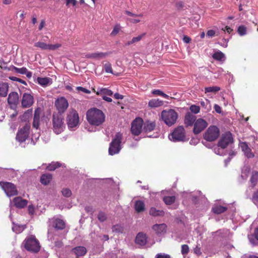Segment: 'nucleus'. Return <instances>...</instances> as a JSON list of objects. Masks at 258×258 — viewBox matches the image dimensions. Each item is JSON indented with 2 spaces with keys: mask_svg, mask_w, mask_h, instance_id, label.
Wrapping results in <instances>:
<instances>
[{
  "mask_svg": "<svg viewBox=\"0 0 258 258\" xmlns=\"http://www.w3.org/2000/svg\"><path fill=\"white\" fill-rule=\"evenodd\" d=\"M135 207L136 211L139 213L144 210L145 204L142 201H137L135 203Z\"/></svg>",
  "mask_w": 258,
  "mask_h": 258,
  "instance_id": "nucleus-32",
  "label": "nucleus"
},
{
  "mask_svg": "<svg viewBox=\"0 0 258 258\" xmlns=\"http://www.w3.org/2000/svg\"><path fill=\"white\" fill-rule=\"evenodd\" d=\"M23 244L25 248L28 250L33 252H37L40 250V246L38 241L33 235L27 237Z\"/></svg>",
  "mask_w": 258,
  "mask_h": 258,
  "instance_id": "nucleus-4",
  "label": "nucleus"
},
{
  "mask_svg": "<svg viewBox=\"0 0 258 258\" xmlns=\"http://www.w3.org/2000/svg\"><path fill=\"white\" fill-rule=\"evenodd\" d=\"M175 200L174 196H166L164 197L163 201L166 205H170L173 204Z\"/></svg>",
  "mask_w": 258,
  "mask_h": 258,
  "instance_id": "nucleus-36",
  "label": "nucleus"
},
{
  "mask_svg": "<svg viewBox=\"0 0 258 258\" xmlns=\"http://www.w3.org/2000/svg\"><path fill=\"white\" fill-rule=\"evenodd\" d=\"M189 251V247L186 244H183L181 246V252L183 255L186 254Z\"/></svg>",
  "mask_w": 258,
  "mask_h": 258,
  "instance_id": "nucleus-49",
  "label": "nucleus"
},
{
  "mask_svg": "<svg viewBox=\"0 0 258 258\" xmlns=\"http://www.w3.org/2000/svg\"><path fill=\"white\" fill-rule=\"evenodd\" d=\"M104 70L106 73L112 74L111 66L110 63H106L104 66Z\"/></svg>",
  "mask_w": 258,
  "mask_h": 258,
  "instance_id": "nucleus-50",
  "label": "nucleus"
},
{
  "mask_svg": "<svg viewBox=\"0 0 258 258\" xmlns=\"http://www.w3.org/2000/svg\"><path fill=\"white\" fill-rule=\"evenodd\" d=\"M6 65V64L4 61L0 60V67L2 69L4 70H11V69H8Z\"/></svg>",
  "mask_w": 258,
  "mask_h": 258,
  "instance_id": "nucleus-61",
  "label": "nucleus"
},
{
  "mask_svg": "<svg viewBox=\"0 0 258 258\" xmlns=\"http://www.w3.org/2000/svg\"><path fill=\"white\" fill-rule=\"evenodd\" d=\"M233 141L232 134L230 132H227L222 135V136L218 143V146L221 149H225L229 144Z\"/></svg>",
  "mask_w": 258,
  "mask_h": 258,
  "instance_id": "nucleus-13",
  "label": "nucleus"
},
{
  "mask_svg": "<svg viewBox=\"0 0 258 258\" xmlns=\"http://www.w3.org/2000/svg\"><path fill=\"white\" fill-rule=\"evenodd\" d=\"M239 147L241 149L245 156L248 158L254 157V154L251 152V150L249 148L248 145L245 142H241L239 144Z\"/></svg>",
  "mask_w": 258,
  "mask_h": 258,
  "instance_id": "nucleus-16",
  "label": "nucleus"
},
{
  "mask_svg": "<svg viewBox=\"0 0 258 258\" xmlns=\"http://www.w3.org/2000/svg\"><path fill=\"white\" fill-rule=\"evenodd\" d=\"M27 69L26 68L23 67L21 68H18L15 66H12V71H14L15 72L20 74L25 75V74L27 73Z\"/></svg>",
  "mask_w": 258,
  "mask_h": 258,
  "instance_id": "nucleus-35",
  "label": "nucleus"
},
{
  "mask_svg": "<svg viewBox=\"0 0 258 258\" xmlns=\"http://www.w3.org/2000/svg\"><path fill=\"white\" fill-rule=\"evenodd\" d=\"M50 223L52 227L56 229L61 230L64 228L65 223L64 221L60 219L54 218L50 220Z\"/></svg>",
  "mask_w": 258,
  "mask_h": 258,
  "instance_id": "nucleus-17",
  "label": "nucleus"
},
{
  "mask_svg": "<svg viewBox=\"0 0 258 258\" xmlns=\"http://www.w3.org/2000/svg\"><path fill=\"white\" fill-rule=\"evenodd\" d=\"M13 202L14 206L18 208H23L28 204V201L26 200L23 199L21 197L15 198Z\"/></svg>",
  "mask_w": 258,
  "mask_h": 258,
  "instance_id": "nucleus-20",
  "label": "nucleus"
},
{
  "mask_svg": "<svg viewBox=\"0 0 258 258\" xmlns=\"http://www.w3.org/2000/svg\"><path fill=\"white\" fill-rule=\"evenodd\" d=\"M143 120L141 118H136L132 123L131 133L134 136L139 135L143 131Z\"/></svg>",
  "mask_w": 258,
  "mask_h": 258,
  "instance_id": "nucleus-10",
  "label": "nucleus"
},
{
  "mask_svg": "<svg viewBox=\"0 0 258 258\" xmlns=\"http://www.w3.org/2000/svg\"><path fill=\"white\" fill-rule=\"evenodd\" d=\"M213 58L217 60L222 61L225 59V55L220 51H215L212 55Z\"/></svg>",
  "mask_w": 258,
  "mask_h": 258,
  "instance_id": "nucleus-31",
  "label": "nucleus"
},
{
  "mask_svg": "<svg viewBox=\"0 0 258 258\" xmlns=\"http://www.w3.org/2000/svg\"><path fill=\"white\" fill-rule=\"evenodd\" d=\"M106 215L102 212H99L98 215V219L101 222H104L106 219Z\"/></svg>",
  "mask_w": 258,
  "mask_h": 258,
  "instance_id": "nucleus-48",
  "label": "nucleus"
},
{
  "mask_svg": "<svg viewBox=\"0 0 258 258\" xmlns=\"http://www.w3.org/2000/svg\"><path fill=\"white\" fill-rule=\"evenodd\" d=\"M34 103L33 96L27 93H25L23 95L21 103L23 108H28L32 105Z\"/></svg>",
  "mask_w": 258,
  "mask_h": 258,
  "instance_id": "nucleus-15",
  "label": "nucleus"
},
{
  "mask_svg": "<svg viewBox=\"0 0 258 258\" xmlns=\"http://www.w3.org/2000/svg\"><path fill=\"white\" fill-rule=\"evenodd\" d=\"M9 86L7 83H3L0 84V95L5 97L7 95Z\"/></svg>",
  "mask_w": 258,
  "mask_h": 258,
  "instance_id": "nucleus-29",
  "label": "nucleus"
},
{
  "mask_svg": "<svg viewBox=\"0 0 258 258\" xmlns=\"http://www.w3.org/2000/svg\"><path fill=\"white\" fill-rule=\"evenodd\" d=\"M39 133H37L35 134L34 135H33L32 137V141L33 142L36 141L39 138Z\"/></svg>",
  "mask_w": 258,
  "mask_h": 258,
  "instance_id": "nucleus-63",
  "label": "nucleus"
},
{
  "mask_svg": "<svg viewBox=\"0 0 258 258\" xmlns=\"http://www.w3.org/2000/svg\"><path fill=\"white\" fill-rule=\"evenodd\" d=\"M37 82L40 86L45 87L52 84V79L48 77H38Z\"/></svg>",
  "mask_w": 258,
  "mask_h": 258,
  "instance_id": "nucleus-24",
  "label": "nucleus"
},
{
  "mask_svg": "<svg viewBox=\"0 0 258 258\" xmlns=\"http://www.w3.org/2000/svg\"><path fill=\"white\" fill-rule=\"evenodd\" d=\"M19 100L18 94L17 92H13L9 94L8 98V102L11 105H16Z\"/></svg>",
  "mask_w": 258,
  "mask_h": 258,
  "instance_id": "nucleus-23",
  "label": "nucleus"
},
{
  "mask_svg": "<svg viewBox=\"0 0 258 258\" xmlns=\"http://www.w3.org/2000/svg\"><path fill=\"white\" fill-rule=\"evenodd\" d=\"M67 123L68 127L74 130L79 126V117L77 112L75 110H72L70 111L67 116Z\"/></svg>",
  "mask_w": 258,
  "mask_h": 258,
  "instance_id": "nucleus-7",
  "label": "nucleus"
},
{
  "mask_svg": "<svg viewBox=\"0 0 258 258\" xmlns=\"http://www.w3.org/2000/svg\"><path fill=\"white\" fill-rule=\"evenodd\" d=\"M53 130L56 134H59L65 128L63 116L60 113H53L52 116Z\"/></svg>",
  "mask_w": 258,
  "mask_h": 258,
  "instance_id": "nucleus-3",
  "label": "nucleus"
},
{
  "mask_svg": "<svg viewBox=\"0 0 258 258\" xmlns=\"http://www.w3.org/2000/svg\"><path fill=\"white\" fill-rule=\"evenodd\" d=\"M61 45L59 43H56L54 44H48V50H55L60 47Z\"/></svg>",
  "mask_w": 258,
  "mask_h": 258,
  "instance_id": "nucleus-45",
  "label": "nucleus"
},
{
  "mask_svg": "<svg viewBox=\"0 0 258 258\" xmlns=\"http://www.w3.org/2000/svg\"><path fill=\"white\" fill-rule=\"evenodd\" d=\"M258 180V172H254L252 173L250 178V182L253 186H255Z\"/></svg>",
  "mask_w": 258,
  "mask_h": 258,
  "instance_id": "nucleus-41",
  "label": "nucleus"
},
{
  "mask_svg": "<svg viewBox=\"0 0 258 258\" xmlns=\"http://www.w3.org/2000/svg\"><path fill=\"white\" fill-rule=\"evenodd\" d=\"M0 186L8 197L14 196L18 194L16 186L11 182L1 181Z\"/></svg>",
  "mask_w": 258,
  "mask_h": 258,
  "instance_id": "nucleus-9",
  "label": "nucleus"
},
{
  "mask_svg": "<svg viewBox=\"0 0 258 258\" xmlns=\"http://www.w3.org/2000/svg\"><path fill=\"white\" fill-rule=\"evenodd\" d=\"M153 230L157 234H164L166 231V225L165 224H155L153 226Z\"/></svg>",
  "mask_w": 258,
  "mask_h": 258,
  "instance_id": "nucleus-21",
  "label": "nucleus"
},
{
  "mask_svg": "<svg viewBox=\"0 0 258 258\" xmlns=\"http://www.w3.org/2000/svg\"><path fill=\"white\" fill-rule=\"evenodd\" d=\"M177 117V113L172 109L163 110L161 113L162 120L168 126L174 124L176 121Z\"/></svg>",
  "mask_w": 258,
  "mask_h": 258,
  "instance_id": "nucleus-2",
  "label": "nucleus"
},
{
  "mask_svg": "<svg viewBox=\"0 0 258 258\" xmlns=\"http://www.w3.org/2000/svg\"><path fill=\"white\" fill-rule=\"evenodd\" d=\"M252 201L254 204H258V189L253 194Z\"/></svg>",
  "mask_w": 258,
  "mask_h": 258,
  "instance_id": "nucleus-53",
  "label": "nucleus"
},
{
  "mask_svg": "<svg viewBox=\"0 0 258 258\" xmlns=\"http://www.w3.org/2000/svg\"><path fill=\"white\" fill-rule=\"evenodd\" d=\"M214 108L215 111L217 113H221V111H222L221 108L219 105H218L217 104H215Z\"/></svg>",
  "mask_w": 258,
  "mask_h": 258,
  "instance_id": "nucleus-62",
  "label": "nucleus"
},
{
  "mask_svg": "<svg viewBox=\"0 0 258 258\" xmlns=\"http://www.w3.org/2000/svg\"><path fill=\"white\" fill-rule=\"evenodd\" d=\"M164 102L159 99H153L149 101L148 105L151 108H156L163 105Z\"/></svg>",
  "mask_w": 258,
  "mask_h": 258,
  "instance_id": "nucleus-28",
  "label": "nucleus"
},
{
  "mask_svg": "<svg viewBox=\"0 0 258 258\" xmlns=\"http://www.w3.org/2000/svg\"><path fill=\"white\" fill-rule=\"evenodd\" d=\"M34 46L36 47H39L42 50H47L48 49V44L42 41H38L34 44Z\"/></svg>",
  "mask_w": 258,
  "mask_h": 258,
  "instance_id": "nucleus-34",
  "label": "nucleus"
},
{
  "mask_svg": "<svg viewBox=\"0 0 258 258\" xmlns=\"http://www.w3.org/2000/svg\"><path fill=\"white\" fill-rule=\"evenodd\" d=\"M93 90L94 92H95L97 95L101 96L102 98L104 96H111L113 95L112 91L107 88H98L97 90L93 89Z\"/></svg>",
  "mask_w": 258,
  "mask_h": 258,
  "instance_id": "nucleus-18",
  "label": "nucleus"
},
{
  "mask_svg": "<svg viewBox=\"0 0 258 258\" xmlns=\"http://www.w3.org/2000/svg\"><path fill=\"white\" fill-rule=\"evenodd\" d=\"M144 35L145 34H142V35H139L138 36L133 37L131 41L127 42V45H130L140 41Z\"/></svg>",
  "mask_w": 258,
  "mask_h": 258,
  "instance_id": "nucleus-43",
  "label": "nucleus"
},
{
  "mask_svg": "<svg viewBox=\"0 0 258 258\" xmlns=\"http://www.w3.org/2000/svg\"><path fill=\"white\" fill-rule=\"evenodd\" d=\"M13 231L16 233H19L21 232L23 229L24 228L23 226L15 225L12 227Z\"/></svg>",
  "mask_w": 258,
  "mask_h": 258,
  "instance_id": "nucleus-46",
  "label": "nucleus"
},
{
  "mask_svg": "<svg viewBox=\"0 0 258 258\" xmlns=\"http://www.w3.org/2000/svg\"><path fill=\"white\" fill-rule=\"evenodd\" d=\"M208 125L206 120L202 118H199L194 123L193 132L195 134H198L202 132Z\"/></svg>",
  "mask_w": 258,
  "mask_h": 258,
  "instance_id": "nucleus-14",
  "label": "nucleus"
},
{
  "mask_svg": "<svg viewBox=\"0 0 258 258\" xmlns=\"http://www.w3.org/2000/svg\"><path fill=\"white\" fill-rule=\"evenodd\" d=\"M215 34V31L213 30H210L207 32V35L208 36L212 37H213Z\"/></svg>",
  "mask_w": 258,
  "mask_h": 258,
  "instance_id": "nucleus-64",
  "label": "nucleus"
},
{
  "mask_svg": "<svg viewBox=\"0 0 258 258\" xmlns=\"http://www.w3.org/2000/svg\"><path fill=\"white\" fill-rule=\"evenodd\" d=\"M194 253L197 255H201L202 254L201 248L198 245L196 246L195 248H194Z\"/></svg>",
  "mask_w": 258,
  "mask_h": 258,
  "instance_id": "nucleus-58",
  "label": "nucleus"
},
{
  "mask_svg": "<svg viewBox=\"0 0 258 258\" xmlns=\"http://www.w3.org/2000/svg\"><path fill=\"white\" fill-rule=\"evenodd\" d=\"M155 127V123L153 121H146L143 123V131L145 133H148L154 130Z\"/></svg>",
  "mask_w": 258,
  "mask_h": 258,
  "instance_id": "nucleus-27",
  "label": "nucleus"
},
{
  "mask_svg": "<svg viewBox=\"0 0 258 258\" xmlns=\"http://www.w3.org/2000/svg\"><path fill=\"white\" fill-rule=\"evenodd\" d=\"M196 119V116L189 113H187L185 116L184 123L187 126H191L194 122H195Z\"/></svg>",
  "mask_w": 258,
  "mask_h": 258,
  "instance_id": "nucleus-26",
  "label": "nucleus"
},
{
  "mask_svg": "<svg viewBox=\"0 0 258 258\" xmlns=\"http://www.w3.org/2000/svg\"><path fill=\"white\" fill-rule=\"evenodd\" d=\"M40 115L41 111L39 109H37L35 110L33 122V127L36 130H37L39 126Z\"/></svg>",
  "mask_w": 258,
  "mask_h": 258,
  "instance_id": "nucleus-22",
  "label": "nucleus"
},
{
  "mask_svg": "<svg viewBox=\"0 0 258 258\" xmlns=\"http://www.w3.org/2000/svg\"><path fill=\"white\" fill-rule=\"evenodd\" d=\"M86 116L89 123L93 125L99 126L105 121V116L104 113L101 110L96 108L88 110Z\"/></svg>",
  "mask_w": 258,
  "mask_h": 258,
  "instance_id": "nucleus-1",
  "label": "nucleus"
},
{
  "mask_svg": "<svg viewBox=\"0 0 258 258\" xmlns=\"http://www.w3.org/2000/svg\"><path fill=\"white\" fill-rule=\"evenodd\" d=\"M163 214L162 211L157 210L155 208H151L150 210V214L153 216L162 215Z\"/></svg>",
  "mask_w": 258,
  "mask_h": 258,
  "instance_id": "nucleus-38",
  "label": "nucleus"
},
{
  "mask_svg": "<svg viewBox=\"0 0 258 258\" xmlns=\"http://www.w3.org/2000/svg\"><path fill=\"white\" fill-rule=\"evenodd\" d=\"M60 166V163L58 162H53L47 166V169L50 171H53Z\"/></svg>",
  "mask_w": 258,
  "mask_h": 258,
  "instance_id": "nucleus-39",
  "label": "nucleus"
},
{
  "mask_svg": "<svg viewBox=\"0 0 258 258\" xmlns=\"http://www.w3.org/2000/svg\"><path fill=\"white\" fill-rule=\"evenodd\" d=\"M77 90L78 91H81L87 94H90L91 93L90 90H89L85 88H83L82 87H77Z\"/></svg>",
  "mask_w": 258,
  "mask_h": 258,
  "instance_id": "nucleus-57",
  "label": "nucleus"
},
{
  "mask_svg": "<svg viewBox=\"0 0 258 258\" xmlns=\"http://www.w3.org/2000/svg\"><path fill=\"white\" fill-rule=\"evenodd\" d=\"M222 30L228 34H231V33L233 31V29L228 26H226L224 28H222Z\"/></svg>",
  "mask_w": 258,
  "mask_h": 258,
  "instance_id": "nucleus-59",
  "label": "nucleus"
},
{
  "mask_svg": "<svg viewBox=\"0 0 258 258\" xmlns=\"http://www.w3.org/2000/svg\"><path fill=\"white\" fill-rule=\"evenodd\" d=\"M77 3L76 0H66V4L67 7H70L71 5L75 6Z\"/></svg>",
  "mask_w": 258,
  "mask_h": 258,
  "instance_id": "nucleus-52",
  "label": "nucleus"
},
{
  "mask_svg": "<svg viewBox=\"0 0 258 258\" xmlns=\"http://www.w3.org/2000/svg\"><path fill=\"white\" fill-rule=\"evenodd\" d=\"M136 242L141 246L145 245L147 242L146 235L143 233H139L136 236Z\"/></svg>",
  "mask_w": 258,
  "mask_h": 258,
  "instance_id": "nucleus-25",
  "label": "nucleus"
},
{
  "mask_svg": "<svg viewBox=\"0 0 258 258\" xmlns=\"http://www.w3.org/2000/svg\"><path fill=\"white\" fill-rule=\"evenodd\" d=\"M55 106L58 110L57 113L62 114L69 106L68 100L63 97L58 98L55 102Z\"/></svg>",
  "mask_w": 258,
  "mask_h": 258,
  "instance_id": "nucleus-12",
  "label": "nucleus"
},
{
  "mask_svg": "<svg viewBox=\"0 0 258 258\" xmlns=\"http://www.w3.org/2000/svg\"><path fill=\"white\" fill-rule=\"evenodd\" d=\"M227 209L226 207L215 205L213 207L212 211L214 213L221 214L224 212Z\"/></svg>",
  "mask_w": 258,
  "mask_h": 258,
  "instance_id": "nucleus-30",
  "label": "nucleus"
},
{
  "mask_svg": "<svg viewBox=\"0 0 258 258\" xmlns=\"http://www.w3.org/2000/svg\"><path fill=\"white\" fill-rule=\"evenodd\" d=\"M155 258H170L169 255L165 253H158L156 255Z\"/></svg>",
  "mask_w": 258,
  "mask_h": 258,
  "instance_id": "nucleus-56",
  "label": "nucleus"
},
{
  "mask_svg": "<svg viewBox=\"0 0 258 258\" xmlns=\"http://www.w3.org/2000/svg\"><path fill=\"white\" fill-rule=\"evenodd\" d=\"M30 128V125L27 124L20 128L17 134L16 140L19 143L25 142L29 136Z\"/></svg>",
  "mask_w": 258,
  "mask_h": 258,
  "instance_id": "nucleus-11",
  "label": "nucleus"
},
{
  "mask_svg": "<svg viewBox=\"0 0 258 258\" xmlns=\"http://www.w3.org/2000/svg\"><path fill=\"white\" fill-rule=\"evenodd\" d=\"M62 194L63 196L66 197H69L72 195L71 190L69 188H63L61 191Z\"/></svg>",
  "mask_w": 258,
  "mask_h": 258,
  "instance_id": "nucleus-47",
  "label": "nucleus"
},
{
  "mask_svg": "<svg viewBox=\"0 0 258 258\" xmlns=\"http://www.w3.org/2000/svg\"><path fill=\"white\" fill-rule=\"evenodd\" d=\"M72 252L76 255V257H78L85 255L87 253V249L84 246H79L73 248Z\"/></svg>",
  "mask_w": 258,
  "mask_h": 258,
  "instance_id": "nucleus-19",
  "label": "nucleus"
},
{
  "mask_svg": "<svg viewBox=\"0 0 258 258\" xmlns=\"http://www.w3.org/2000/svg\"><path fill=\"white\" fill-rule=\"evenodd\" d=\"M51 178L52 176L50 174H43L40 178L41 182L43 184L47 185L49 183Z\"/></svg>",
  "mask_w": 258,
  "mask_h": 258,
  "instance_id": "nucleus-33",
  "label": "nucleus"
},
{
  "mask_svg": "<svg viewBox=\"0 0 258 258\" xmlns=\"http://www.w3.org/2000/svg\"><path fill=\"white\" fill-rule=\"evenodd\" d=\"M219 128L215 126H210L204 135V139L207 141H213L216 140L219 136Z\"/></svg>",
  "mask_w": 258,
  "mask_h": 258,
  "instance_id": "nucleus-8",
  "label": "nucleus"
},
{
  "mask_svg": "<svg viewBox=\"0 0 258 258\" xmlns=\"http://www.w3.org/2000/svg\"><path fill=\"white\" fill-rule=\"evenodd\" d=\"M107 53L104 52H95L92 53V58L100 59L105 57L107 55Z\"/></svg>",
  "mask_w": 258,
  "mask_h": 258,
  "instance_id": "nucleus-37",
  "label": "nucleus"
},
{
  "mask_svg": "<svg viewBox=\"0 0 258 258\" xmlns=\"http://www.w3.org/2000/svg\"><path fill=\"white\" fill-rule=\"evenodd\" d=\"M189 109L190 111L195 114L198 113L200 111V108L199 106L192 105L190 106Z\"/></svg>",
  "mask_w": 258,
  "mask_h": 258,
  "instance_id": "nucleus-44",
  "label": "nucleus"
},
{
  "mask_svg": "<svg viewBox=\"0 0 258 258\" xmlns=\"http://www.w3.org/2000/svg\"><path fill=\"white\" fill-rule=\"evenodd\" d=\"M120 28H121V27H120V26L119 25H118V24L114 26V28H113V30H112V31L111 32V34L113 35H116L119 32V31H120Z\"/></svg>",
  "mask_w": 258,
  "mask_h": 258,
  "instance_id": "nucleus-51",
  "label": "nucleus"
},
{
  "mask_svg": "<svg viewBox=\"0 0 258 258\" xmlns=\"http://www.w3.org/2000/svg\"><path fill=\"white\" fill-rule=\"evenodd\" d=\"M152 93L154 95L162 96L163 92L160 90H154L152 91Z\"/></svg>",
  "mask_w": 258,
  "mask_h": 258,
  "instance_id": "nucleus-60",
  "label": "nucleus"
},
{
  "mask_svg": "<svg viewBox=\"0 0 258 258\" xmlns=\"http://www.w3.org/2000/svg\"><path fill=\"white\" fill-rule=\"evenodd\" d=\"M122 138V134L119 132L116 134L114 138L110 144L108 150L109 155H113L119 152L121 149L120 143Z\"/></svg>",
  "mask_w": 258,
  "mask_h": 258,
  "instance_id": "nucleus-5",
  "label": "nucleus"
},
{
  "mask_svg": "<svg viewBox=\"0 0 258 258\" xmlns=\"http://www.w3.org/2000/svg\"><path fill=\"white\" fill-rule=\"evenodd\" d=\"M237 32L240 36H244L246 34V27L243 25L239 26L237 29Z\"/></svg>",
  "mask_w": 258,
  "mask_h": 258,
  "instance_id": "nucleus-42",
  "label": "nucleus"
},
{
  "mask_svg": "<svg viewBox=\"0 0 258 258\" xmlns=\"http://www.w3.org/2000/svg\"><path fill=\"white\" fill-rule=\"evenodd\" d=\"M168 138L174 142L185 141L186 138L184 128L182 126H178L169 135Z\"/></svg>",
  "mask_w": 258,
  "mask_h": 258,
  "instance_id": "nucleus-6",
  "label": "nucleus"
},
{
  "mask_svg": "<svg viewBox=\"0 0 258 258\" xmlns=\"http://www.w3.org/2000/svg\"><path fill=\"white\" fill-rule=\"evenodd\" d=\"M220 90V88L218 86L208 87L205 88V93L217 92Z\"/></svg>",
  "mask_w": 258,
  "mask_h": 258,
  "instance_id": "nucleus-40",
  "label": "nucleus"
},
{
  "mask_svg": "<svg viewBox=\"0 0 258 258\" xmlns=\"http://www.w3.org/2000/svg\"><path fill=\"white\" fill-rule=\"evenodd\" d=\"M125 14H127V15L130 16H132V17H143V15L142 14H139V15H137V14H134L130 11H126L125 12Z\"/></svg>",
  "mask_w": 258,
  "mask_h": 258,
  "instance_id": "nucleus-55",
  "label": "nucleus"
},
{
  "mask_svg": "<svg viewBox=\"0 0 258 258\" xmlns=\"http://www.w3.org/2000/svg\"><path fill=\"white\" fill-rule=\"evenodd\" d=\"M135 18H130L128 19V21L130 22H131V23H138L139 22H140L141 21V20L139 18L140 17H134Z\"/></svg>",
  "mask_w": 258,
  "mask_h": 258,
  "instance_id": "nucleus-54",
  "label": "nucleus"
}]
</instances>
